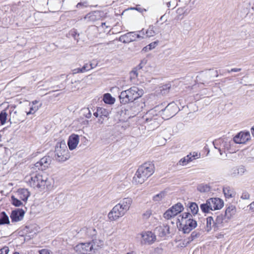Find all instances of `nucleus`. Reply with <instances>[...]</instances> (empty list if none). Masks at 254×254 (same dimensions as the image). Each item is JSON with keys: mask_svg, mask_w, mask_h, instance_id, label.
Returning a JSON list of instances; mask_svg holds the SVG:
<instances>
[{"mask_svg": "<svg viewBox=\"0 0 254 254\" xmlns=\"http://www.w3.org/2000/svg\"><path fill=\"white\" fill-rule=\"evenodd\" d=\"M26 181L31 188L40 191L44 190L46 189L49 190L51 188V180L45 174H33Z\"/></svg>", "mask_w": 254, "mask_h": 254, "instance_id": "f257e3e1", "label": "nucleus"}, {"mask_svg": "<svg viewBox=\"0 0 254 254\" xmlns=\"http://www.w3.org/2000/svg\"><path fill=\"white\" fill-rule=\"evenodd\" d=\"M154 164L150 162H146L137 169L133 180L136 184H142L154 173Z\"/></svg>", "mask_w": 254, "mask_h": 254, "instance_id": "f03ea898", "label": "nucleus"}, {"mask_svg": "<svg viewBox=\"0 0 254 254\" xmlns=\"http://www.w3.org/2000/svg\"><path fill=\"white\" fill-rule=\"evenodd\" d=\"M144 94L142 89L136 86H133L129 89L122 91L119 98L121 103L126 104L129 102H133L137 99L141 97Z\"/></svg>", "mask_w": 254, "mask_h": 254, "instance_id": "7ed1b4c3", "label": "nucleus"}, {"mask_svg": "<svg viewBox=\"0 0 254 254\" xmlns=\"http://www.w3.org/2000/svg\"><path fill=\"white\" fill-rule=\"evenodd\" d=\"M131 203L132 199L129 197L125 198L121 200L120 203L112 208V220H116L124 216L129 210Z\"/></svg>", "mask_w": 254, "mask_h": 254, "instance_id": "20e7f679", "label": "nucleus"}, {"mask_svg": "<svg viewBox=\"0 0 254 254\" xmlns=\"http://www.w3.org/2000/svg\"><path fill=\"white\" fill-rule=\"evenodd\" d=\"M158 108V107H155L154 109H151L143 117L145 123L147 124L148 126H150L151 129H154L159 126L160 115L156 113Z\"/></svg>", "mask_w": 254, "mask_h": 254, "instance_id": "39448f33", "label": "nucleus"}, {"mask_svg": "<svg viewBox=\"0 0 254 254\" xmlns=\"http://www.w3.org/2000/svg\"><path fill=\"white\" fill-rule=\"evenodd\" d=\"M68 150L64 141L58 142L55 147V157L59 162H64L68 160L69 155L68 153Z\"/></svg>", "mask_w": 254, "mask_h": 254, "instance_id": "423d86ee", "label": "nucleus"}, {"mask_svg": "<svg viewBox=\"0 0 254 254\" xmlns=\"http://www.w3.org/2000/svg\"><path fill=\"white\" fill-rule=\"evenodd\" d=\"M214 147L218 149L220 154H222L223 152H225L226 150H230L231 146L234 144L233 140L230 139L228 138H219L215 140L213 142Z\"/></svg>", "mask_w": 254, "mask_h": 254, "instance_id": "0eeeda50", "label": "nucleus"}, {"mask_svg": "<svg viewBox=\"0 0 254 254\" xmlns=\"http://www.w3.org/2000/svg\"><path fill=\"white\" fill-rule=\"evenodd\" d=\"M178 111V107L175 103H171L159 111L160 116H162V119L168 120L174 117Z\"/></svg>", "mask_w": 254, "mask_h": 254, "instance_id": "6e6552de", "label": "nucleus"}, {"mask_svg": "<svg viewBox=\"0 0 254 254\" xmlns=\"http://www.w3.org/2000/svg\"><path fill=\"white\" fill-rule=\"evenodd\" d=\"M93 250L91 243H80L74 247V250L80 254H88Z\"/></svg>", "mask_w": 254, "mask_h": 254, "instance_id": "1a4fd4ad", "label": "nucleus"}, {"mask_svg": "<svg viewBox=\"0 0 254 254\" xmlns=\"http://www.w3.org/2000/svg\"><path fill=\"white\" fill-rule=\"evenodd\" d=\"M141 37L140 35L137 34L135 32H130L121 36L119 37V41L124 43H128L135 41Z\"/></svg>", "mask_w": 254, "mask_h": 254, "instance_id": "9d476101", "label": "nucleus"}, {"mask_svg": "<svg viewBox=\"0 0 254 254\" xmlns=\"http://www.w3.org/2000/svg\"><path fill=\"white\" fill-rule=\"evenodd\" d=\"M51 158L49 156H45L34 164L35 169L45 170L51 163Z\"/></svg>", "mask_w": 254, "mask_h": 254, "instance_id": "9b49d317", "label": "nucleus"}, {"mask_svg": "<svg viewBox=\"0 0 254 254\" xmlns=\"http://www.w3.org/2000/svg\"><path fill=\"white\" fill-rule=\"evenodd\" d=\"M141 243L144 244H151L156 240V236L151 231H146L141 233Z\"/></svg>", "mask_w": 254, "mask_h": 254, "instance_id": "f8f14e48", "label": "nucleus"}, {"mask_svg": "<svg viewBox=\"0 0 254 254\" xmlns=\"http://www.w3.org/2000/svg\"><path fill=\"white\" fill-rule=\"evenodd\" d=\"M197 226L196 221L193 218L185 221V224L182 228L184 233H189L191 230L195 228Z\"/></svg>", "mask_w": 254, "mask_h": 254, "instance_id": "ddd939ff", "label": "nucleus"}, {"mask_svg": "<svg viewBox=\"0 0 254 254\" xmlns=\"http://www.w3.org/2000/svg\"><path fill=\"white\" fill-rule=\"evenodd\" d=\"M25 214L22 209H15L11 211L10 217L12 222H16L22 220Z\"/></svg>", "mask_w": 254, "mask_h": 254, "instance_id": "4468645a", "label": "nucleus"}, {"mask_svg": "<svg viewBox=\"0 0 254 254\" xmlns=\"http://www.w3.org/2000/svg\"><path fill=\"white\" fill-rule=\"evenodd\" d=\"M250 134L249 132H241L237 134L234 138V143L244 144L249 140Z\"/></svg>", "mask_w": 254, "mask_h": 254, "instance_id": "2eb2a0df", "label": "nucleus"}, {"mask_svg": "<svg viewBox=\"0 0 254 254\" xmlns=\"http://www.w3.org/2000/svg\"><path fill=\"white\" fill-rule=\"evenodd\" d=\"M207 200L212 210L220 209L224 205L223 201L219 198H211Z\"/></svg>", "mask_w": 254, "mask_h": 254, "instance_id": "dca6fc26", "label": "nucleus"}, {"mask_svg": "<svg viewBox=\"0 0 254 254\" xmlns=\"http://www.w3.org/2000/svg\"><path fill=\"white\" fill-rule=\"evenodd\" d=\"M154 232L158 236L160 237H165L167 235L170 234V227L166 224H163L162 225L157 227Z\"/></svg>", "mask_w": 254, "mask_h": 254, "instance_id": "f3484780", "label": "nucleus"}, {"mask_svg": "<svg viewBox=\"0 0 254 254\" xmlns=\"http://www.w3.org/2000/svg\"><path fill=\"white\" fill-rule=\"evenodd\" d=\"M229 221L227 217L222 213L218 214L215 219V227L218 229L219 228L222 227L227 224Z\"/></svg>", "mask_w": 254, "mask_h": 254, "instance_id": "a211bd4d", "label": "nucleus"}, {"mask_svg": "<svg viewBox=\"0 0 254 254\" xmlns=\"http://www.w3.org/2000/svg\"><path fill=\"white\" fill-rule=\"evenodd\" d=\"M79 141V137L78 135L75 134H71L70 136H69L67 142L69 149L70 150L74 149L78 144Z\"/></svg>", "mask_w": 254, "mask_h": 254, "instance_id": "6ab92c4d", "label": "nucleus"}, {"mask_svg": "<svg viewBox=\"0 0 254 254\" xmlns=\"http://www.w3.org/2000/svg\"><path fill=\"white\" fill-rule=\"evenodd\" d=\"M101 17V12L99 11H94L86 15L84 19L87 22H94L99 20Z\"/></svg>", "mask_w": 254, "mask_h": 254, "instance_id": "aec40b11", "label": "nucleus"}, {"mask_svg": "<svg viewBox=\"0 0 254 254\" xmlns=\"http://www.w3.org/2000/svg\"><path fill=\"white\" fill-rule=\"evenodd\" d=\"M246 171V169L243 166L235 167L230 170L229 175L233 177H236L239 176H242Z\"/></svg>", "mask_w": 254, "mask_h": 254, "instance_id": "412c9836", "label": "nucleus"}, {"mask_svg": "<svg viewBox=\"0 0 254 254\" xmlns=\"http://www.w3.org/2000/svg\"><path fill=\"white\" fill-rule=\"evenodd\" d=\"M206 231L207 232L210 231L212 228L214 230H217V228L215 227V220H214L213 218L211 216L208 217L206 219Z\"/></svg>", "mask_w": 254, "mask_h": 254, "instance_id": "4be33fe9", "label": "nucleus"}, {"mask_svg": "<svg viewBox=\"0 0 254 254\" xmlns=\"http://www.w3.org/2000/svg\"><path fill=\"white\" fill-rule=\"evenodd\" d=\"M39 101L37 100H34L32 102L29 111L26 113L27 115L34 114L39 109L42 104L37 105Z\"/></svg>", "mask_w": 254, "mask_h": 254, "instance_id": "5701e85b", "label": "nucleus"}, {"mask_svg": "<svg viewBox=\"0 0 254 254\" xmlns=\"http://www.w3.org/2000/svg\"><path fill=\"white\" fill-rule=\"evenodd\" d=\"M236 208L234 205L229 206L226 209L224 215L229 220L236 214Z\"/></svg>", "mask_w": 254, "mask_h": 254, "instance_id": "b1692460", "label": "nucleus"}, {"mask_svg": "<svg viewBox=\"0 0 254 254\" xmlns=\"http://www.w3.org/2000/svg\"><path fill=\"white\" fill-rule=\"evenodd\" d=\"M17 194L19 198L24 201H26L30 195L29 192L25 189H19L17 191Z\"/></svg>", "mask_w": 254, "mask_h": 254, "instance_id": "393cba45", "label": "nucleus"}, {"mask_svg": "<svg viewBox=\"0 0 254 254\" xmlns=\"http://www.w3.org/2000/svg\"><path fill=\"white\" fill-rule=\"evenodd\" d=\"M118 114L117 115L116 117H115V120H118L119 121V125H116L115 127H120L121 126L122 127H123V125L122 124H124L125 120L126 119V118H124L123 116V114H125L123 111L121 110L120 111L118 112Z\"/></svg>", "mask_w": 254, "mask_h": 254, "instance_id": "a878e982", "label": "nucleus"}, {"mask_svg": "<svg viewBox=\"0 0 254 254\" xmlns=\"http://www.w3.org/2000/svg\"><path fill=\"white\" fill-rule=\"evenodd\" d=\"M10 221L8 216L4 211L0 212V225L9 224Z\"/></svg>", "mask_w": 254, "mask_h": 254, "instance_id": "bb28decb", "label": "nucleus"}, {"mask_svg": "<svg viewBox=\"0 0 254 254\" xmlns=\"http://www.w3.org/2000/svg\"><path fill=\"white\" fill-rule=\"evenodd\" d=\"M175 213V214H178L183 211L184 208L181 203L178 202L170 208Z\"/></svg>", "mask_w": 254, "mask_h": 254, "instance_id": "cd10ccee", "label": "nucleus"}, {"mask_svg": "<svg viewBox=\"0 0 254 254\" xmlns=\"http://www.w3.org/2000/svg\"><path fill=\"white\" fill-rule=\"evenodd\" d=\"M223 192L225 197L227 198H232L235 195L233 190L229 187H224L223 188Z\"/></svg>", "mask_w": 254, "mask_h": 254, "instance_id": "c85d7f7f", "label": "nucleus"}, {"mask_svg": "<svg viewBox=\"0 0 254 254\" xmlns=\"http://www.w3.org/2000/svg\"><path fill=\"white\" fill-rule=\"evenodd\" d=\"M171 87L170 83H167L165 85H163L159 87L160 93L162 95H165L169 92V90Z\"/></svg>", "mask_w": 254, "mask_h": 254, "instance_id": "c756f323", "label": "nucleus"}, {"mask_svg": "<svg viewBox=\"0 0 254 254\" xmlns=\"http://www.w3.org/2000/svg\"><path fill=\"white\" fill-rule=\"evenodd\" d=\"M200 208L203 213H209L210 210H212L207 200L205 203L200 204Z\"/></svg>", "mask_w": 254, "mask_h": 254, "instance_id": "7c9ffc66", "label": "nucleus"}, {"mask_svg": "<svg viewBox=\"0 0 254 254\" xmlns=\"http://www.w3.org/2000/svg\"><path fill=\"white\" fill-rule=\"evenodd\" d=\"M98 112H100V117L104 120L109 119V112L105 109L103 108H98Z\"/></svg>", "mask_w": 254, "mask_h": 254, "instance_id": "2f4dec72", "label": "nucleus"}, {"mask_svg": "<svg viewBox=\"0 0 254 254\" xmlns=\"http://www.w3.org/2000/svg\"><path fill=\"white\" fill-rule=\"evenodd\" d=\"M189 207L193 215H196L198 211V206L195 202H190Z\"/></svg>", "mask_w": 254, "mask_h": 254, "instance_id": "473e14b6", "label": "nucleus"}, {"mask_svg": "<svg viewBox=\"0 0 254 254\" xmlns=\"http://www.w3.org/2000/svg\"><path fill=\"white\" fill-rule=\"evenodd\" d=\"M197 190L201 192H206L210 190V188L208 185L201 184L197 187Z\"/></svg>", "mask_w": 254, "mask_h": 254, "instance_id": "72a5a7b5", "label": "nucleus"}, {"mask_svg": "<svg viewBox=\"0 0 254 254\" xmlns=\"http://www.w3.org/2000/svg\"><path fill=\"white\" fill-rule=\"evenodd\" d=\"M154 26L153 25H150L145 31V34L146 37H151L154 36L156 34V32L154 30Z\"/></svg>", "mask_w": 254, "mask_h": 254, "instance_id": "f704fd0d", "label": "nucleus"}, {"mask_svg": "<svg viewBox=\"0 0 254 254\" xmlns=\"http://www.w3.org/2000/svg\"><path fill=\"white\" fill-rule=\"evenodd\" d=\"M200 155L198 154L197 153L193 152L192 154L191 153H190V154L188 155L184 158L186 159L187 162H190L193 160L195 159L196 158H198L199 157Z\"/></svg>", "mask_w": 254, "mask_h": 254, "instance_id": "c9c22d12", "label": "nucleus"}, {"mask_svg": "<svg viewBox=\"0 0 254 254\" xmlns=\"http://www.w3.org/2000/svg\"><path fill=\"white\" fill-rule=\"evenodd\" d=\"M7 114L5 110H2L0 113V122L1 125H3L6 123Z\"/></svg>", "mask_w": 254, "mask_h": 254, "instance_id": "e433bc0d", "label": "nucleus"}, {"mask_svg": "<svg viewBox=\"0 0 254 254\" xmlns=\"http://www.w3.org/2000/svg\"><path fill=\"white\" fill-rule=\"evenodd\" d=\"M176 214H175V213H174V211L171 209L169 208L164 213V217L166 219H169L175 216H176Z\"/></svg>", "mask_w": 254, "mask_h": 254, "instance_id": "4c0bfd02", "label": "nucleus"}, {"mask_svg": "<svg viewBox=\"0 0 254 254\" xmlns=\"http://www.w3.org/2000/svg\"><path fill=\"white\" fill-rule=\"evenodd\" d=\"M176 214H175V213H174V211L171 209L169 208L164 213V217L166 219H169L175 216H176Z\"/></svg>", "mask_w": 254, "mask_h": 254, "instance_id": "58836bf2", "label": "nucleus"}, {"mask_svg": "<svg viewBox=\"0 0 254 254\" xmlns=\"http://www.w3.org/2000/svg\"><path fill=\"white\" fill-rule=\"evenodd\" d=\"M176 214H175V213H174V211L171 209L169 208L164 213V217L166 219H169L175 216H176Z\"/></svg>", "mask_w": 254, "mask_h": 254, "instance_id": "ea45409f", "label": "nucleus"}, {"mask_svg": "<svg viewBox=\"0 0 254 254\" xmlns=\"http://www.w3.org/2000/svg\"><path fill=\"white\" fill-rule=\"evenodd\" d=\"M81 113L83 116L87 119H89L91 117L92 114L91 111L89 108H83L81 110Z\"/></svg>", "mask_w": 254, "mask_h": 254, "instance_id": "a19ab883", "label": "nucleus"}, {"mask_svg": "<svg viewBox=\"0 0 254 254\" xmlns=\"http://www.w3.org/2000/svg\"><path fill=\"white\" fill-rule=\"evenodd\" d=\"M11 203L16 207H19L23 205V203L14 196H11Z\"/></svg>", "mask_w": 254, "mask_h": 254, "instance_id": "79ce46f5", "label": "nucleus"}, {"mask_svg": "<svg viewBox=\"0 0 254 254\" xmlns=\"http://www.w3.org/2000/svg\"><path fill=\"white\" fill-rule=\"evenodd\" d=\"M103 100L106 104H111V95L110 93L104 94Z\"/></svg>", "mask_w": 254, "mask_h": 254, "instance_id": "37998d69", "label": "nucleus"}, {"mask_svg": "<svg viewBox=\"0 0 254 254\" xmlns=\"http://www.w3.org/2000/svg\"><path fill=\"white\" fill-rule=\"evenodd\" d=\"M165 193L164 192H161L159 193L156 194L153 197V200L155 201H159L165 196Z\"/></svg>", "mask_w": 254, "mask_h": 254, "instance_id": "c03bdc74", "label": "nucleus"}, {"mask_svg": "<svg viewBox=\"0 0 254 254\" xmlns=\"http://www.w3.org/2000/svg\"><path fill=\"white\" fill-rule=\"evenodd\" d=\"M157 45V42H152L149 44L148 45H147L146 47H144L143 50L145 51H147L148 50H151L154 49L156 46Z\"/></svg>", "mask_w": 254, "mask_h": 254, "instance_id": "a18cd8bd", "label": "nucleus"}, {"mask_svg": "<svg viewBox=\"0 0 254 254\" xmlns=\"http://www.w3.org/2000/svg\"><path fill=\"white\" fill-rule=\"evenodd\" d=\"M199 236H200V233L199 232H196V231L192 232L190 235V237L189 238L190 240L188 242V243L190 242H191V241H193L194 239L198 238Z\"/></svg>", "mask_w": 254, "mask_h": 254, "instance_id": "49530a36", "label": "nucleus"}, {"mask_svg": "<svg viewBox=\"0 0 254 254\" xmlns=\"http://www.w3.org/2000/svg\"><path fill=\"white\" fill-rule=\"evenodd\" d=\"M86 231L87 233V235L90 237L92 236H94L96 234L95 229L90 228H86Z\"/></svg>", "mask_w": 254, "mask_h": 254, "instance_id": "de8ad7c7", "label": "nucleus"}, {"mask_svg": "<svg viewBox=\"0 0 254 254\" xmlns=\"http://www.w3.org/2000/svg\"><path fill=\"white\" fill-rule=\"evenodd\" d=\"M192 218V215L189 212H184L182 215V220L183 221L184 219L185 221L186 220L189 219V218L191 219Z\"/></svg>", "mask_w": 254, "mask_h": 254, "instance_id": "09e8293b", "label": "nucleus"}, {"mask_svg": "<svg viewBox=\"0 0 254 254\" xmlns=\"http://www.w3.org/2000/svg\"><path fill=\"white\" fill-rule=\"evenodd\" d=\"M137 69H138L136 68V67H135L133 70H132L130 72V77L131 79H134L137 77V76H138V72L137 71Z\"/></svg>", "mask_w": 254, "mask_h": 254, "instance_id": "8fccbe9b", "label": "nucleus"}, {"mask_svg": "<svg viewBox=\"0 0 254 254\" xmlns=\"http://www.w3.org/2000/svg\"><path fill=\"white\" fill-rule=\"evenodd\" d=\"M70 35L73 37L74 40L77 41H78V37L79 36V34L77 33L76 30L75 29H72L70 31Z\"/></svg>", "mask_w": 254, "mask_h": 254, "instance_id": "3c124183", "label": "nucleus"}, {"mask_svg": "<svg viewBox=\"0 0 254 254\" xmlns=\"http://www.w3.org/2000/svg\"><path fill=\"white\" fill-rule=\"evenodd\" d=\"M152 214V211L151 210H146L142 215L143 218L144 219H148Z\"/></svg>", "mask_w": 254, "mask_h": 254, "instance_id": "603ef678", "label": "nucleus"}, {"mask_svg": "<svg viewBox=\"0 0 254 254\" xmlns=\"http://www.w3.org/2000/svg\"><path fill=\"white\" fill-rule=\"evenodd\" d=\"M147 62V60L146 59H143L141 60L139 64L136 66V68H138V69H142L144 66V65L146 64Z\"/></svg>", "mask_w": 254, "mask_h": 254, "instance_id": "864d4df0", "label": "nucleus"}, {"mask_svg": "<svg viewBox=\"0 0 254 254\" xmlns=\"http://www.w3.org/2000/svg\"><path fill=\"white\" fill-rule=\"evenodd\" d=\"M250 197V194L247 191H244L243 192L241 197L243 199H249Z\"/></svg>", "mask_w": 254, "mask_h": 254, "instance_id": "5fc2aeb1", "label": "nucleus"}, {"mask_svg": "<svg viewBox=\"0 0 254 254\" xmlns=\"http://www.w3.org/2000/svg\"><path fill=\"white\" fill-rule=\"evenodd\" d=\"M9 252V248L7 247H4L0 249V254H8Z\"/></svg>", "mask_w": 254, "mask_h": 254, "instance_id": "6e6d98bb", "label": "nucleus"}, {"mask_svg": "<svg viewBox=\"0 0 254 254\" xmlns=\"http://www.w3.org/2000/svg\"><path fill=\"white\" fill-rule=\"evenodd\" d=\"M144 104L143 102H142L141 103V106H139L138 105V104L137 103V102H133V106H135V108H137L136 110H134V111H136V112H139L140 111V110L143 107L142 106V105Z\"/></svg>", "mask_w": 254, "mask_h": 254, "instance_id": "4d7b16f0", "label": "nucleus"}, {"mask_svg": "<svg viewBox=\"0 0 254 254\" xmlns=\"http://www.w3.org/2000/svg\"><path fill=\"white\" fill-rule=\"evenodd\" d=\"M167 5L168 7H171L172 6L173 8H174L177 5V3H176L175 0H174V1H170L168 2Z\"/></svg>", "mask_w": 254, "mask_h": 254, "instance_id": "13d9d810", "label": "nucleus"}, {"mask_svg": "<svg viewBox=\"0 0 254 254\" xmlns=\"http://www.w3.org/2000/svg\"><path fill=\"white\" fill-rule=\"evenodd\" d=\"M15 106H14L11 108L9 113L10 116H14V115H16L17 113V111L15 110Z\"/></svg>", "mask_w": 254, "mask_h": 254, "instance_id": "bf43d9fd", "label": "nucleus"}, {"mask_svg": "<svg viewBox=\"0 0 254 254\" xmlns=\"http://www.w3.org/2000/svg\"><path fill=\"white\" fill-rule=\"evenodd\" d=\"M185 158L181 159L179 161V164L181 165L184 166L187 165L189 162H187V160Z\"/></svg>", "mask_w": 254, "mask_h": 254, "instance_id": "052dcab7", "label": "nucleus"}, {"mask_svg": "<svg viewBox=\"0 0 254 254\" xmlns=\"http://www.w3.org/2000/svg\"><path fill=\"white\" fill-rule=\"evenodd\" d=\"M130 9H135L139 12H142L143 11H145L146 9L144 8H142L140 7H131Z\"/></svg>", "mask_w": 254, "mask_h": 254, "instance_id": "680f3d73", "label": "nucleus"}, {"mask_svg": "<svg viewBox=\"0 0 254 254\" xmlns=\"http://www.w3.org/2000/svg\"><path fill=\"white\" fill-rule=\"evenodd\" d=\"M40 254H50V251L47 249H42L39 251Z\"/></svg>", "mask_w": 254, "mask_h": 254, "instance_id": "e2e57ef3", "label": "nucleus"}, {"mask_svg": "<svg viewBox=\"0 0 254 254\" xmlns=\"http://www.w3.org/2000/svg\"><path fill=\"white\" fill-rule=\"evenodd\" d=\"M250 210L254 212V201L252 202L249 205Z\"/></svg>", "mask_w": 254, "mask_h": 254, "instance_id": "0e129e2a", "label": "nucleus"}, {"mask_svg": "<svg viewBox=\"0 0 254 254\" xmlns=\"http://www.w3.org/2000/svg\"><path fill=\"white\" fill-rule=\"evenodd\" d=\"M80 70V72L81 73H83V72H85L86 71H87V69H86V67L85 66V64H84V65L81 68H80V70Z\"/></svg>", "mask_w": 254, "mask_h": 254, "instance_id": "69168bd1", "label": "nucleus"}, {"mask_svg": "<svg viewBox=\"0 0 254 254\" xmlns=\"http://www.w3.org/2000/svg\"><path fill=\"white\" fill-rule=\"evenodd\" d=\"M139 32V34L141 35V37L139 38H143V36L145 34V32H144V29H142L141 30L138 31Z\"/></svg>", "mask_w": 254, "mask_h": 254, "instance_id": "338daca9", "label": "nucleus"}, {"mask_svg": "<svg viewBox=\"0 0 254 254\" xmlns=\"http://www.w3.org/2000/svg\"><path fill=\"white\" fill-rule=\"evenodd\" d=\"M89 65L90 66H91V68L93 69L94 68H95L97 65V63H96L95 62V63H91L90 64H89Z\"/></svg>", "mask_w": 254, "mask_h": 254, "instance_id": "774afa93", "label": "nucleus"}]
</instances>
